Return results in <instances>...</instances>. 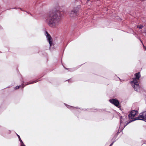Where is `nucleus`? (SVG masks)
<instances>
[{"label": "nucleus", "mask_w": 146, "mask_h": 146, "mask_svg": "<svg viewBox=\"0 0 146 146\" xmlns=\"http://www.w3.org/2000/svg\"><path fill=\"white\" fill-rule=\"evenodd\" d=\"M137 28H139V29H142L143 27V26L142 25H137Z\"/></svg>", "instance_id": "obj_11"}, {"label": "nucleus", "mask_w": 146, "mask_h": 146, "mask_svg": "<svg viewBox=\"0 0 146 146\" xmlns=\"http://www.w3.org/2000/svg\"><path fill=\"white\" fill-rule=\"evenodd\" d=\"M38 81L37 80H35V81H33L32 83L28 84H32V83H35L36 82H37Z\"/></svg>", "instance_id": "obj_12"}, {"label": "nucleus", "mask_w": 146, "mask_h": 146, "mask_svg": "<svg viewBox=\"0 0 146 146\" xmlns=\"http://www.w3.org/2000/svg\"><path fill=\"white\" fill-rule=\"evenodd\" d=\"M140 40L141 42V43H143L142 42V41H141V40Z\"/></svg>", "instance_id": "obj_18"}, {"label": "nucleus", "mask_w": 146, "mask_h": 146, "mask_svg": "<svg viewBox=\"0 0 146 146\" xmlns=\"http://www.w3.org/2000/svg\"><path fill=\"white\" fill-rule=\"evenodd\" d=\"M23 84H22L21 85H20L19 86H17L15 88V89H19V88L22 87V88H23L24 86H23Z\"/></svg>", "instance_id": "obj_9"}, {"label": "nucleus", "mask_w": 146, "mask_h": 146, "mask_svg": "<svg viewBox=\"0 0 146 146\" xmlns=\"http://www.w3.org/2000/svg\"><path fill=\"white\" fill-rule=\"evenodd\" d=\"M138 113V111L137 110L132 111L128 115L129 119L133 118Z\"/></svg>", "instance_id": "obj_6"}, {"label": "nucleus", "mask_w": 146, "mask_h": 146, "mask_svg": "<svg viewBox=\"0 0 146 146\" xmlns=\"http://www.w3.org/2000/svg\"><path fill=\"white\" fill-rule=\"evenodd\" d=\"M67 106V108H74V107H73L72 106Z\"/></svg>", "instance_id": "obj_14"}, {"label": "nucleus", "mask_w": 146, "mask_h": 146, "mask_svg": "<svg viewBox=\"0 0 146 146\" xmlns=\"http://www.w3.org/2000/svg\"><path fill=\"white\" fill-rule=\"evenodd\" d=\"M16 8H13V9H16Z\"/></svg>", "instance_id": "obj_19"}, {"label": "nucleus", "mask_w": 146, "mask_h": 146, "mask_svg": "<svg viewBox=\"0 0 146 146\" xmlns=\"http://www.w3.org/2000/svg\"><path fill=\"white\" fill-rule=\"evenodd\" d=\"M21 146H26L24 144H23V145H21Z\"/></svg>", "instance_id": "obj_17"}, {"label": "nucleus", "mask_w": 146, "mask_h": 146, "mask_svg": "<svg viewBox=\"0 0 146 146\" xmlns=\"http://www.w3.org/2000/svg\"><path fill=\"white\" fill-rule=\"evenodd\" d=\"M130 122H128L126 124V125H125L124 126V127H122V130H123V129H124V127H125L126 126V125H127L129 123H130Z\"/></svg>", "instance_id": "obj_13"}, {"label": "nucleus", "mask_w": 146, "mask_h": 146, "mask_svg": "<svg viewBox=\"0 0 146 146\" xmlns=\"http://www.w3.org/2000/svg\"><path fill=\"white\" fill-rule=\"evenodd\" d=\"M113 142H112V143H111L110 144V146H111L113 145Z\"/></svg>", "instance_id": "obj_16"}, {"label": "nucleus", "mask_w": 146, "mask_h": 146, "mask_svg": "<svg viewBox=\"0 0 146 146\" xmlns=\"http://www.w3.org/2000/svg\"><path fill=\"white\" fill-rule=\"evenodd\" d=\"M17 136L18 137L19 139V141L21 142V144H24V143H23V142L22 141V140L21 139V138H20V136H19V135H18L17 134Z\"/></svg>", "instance_id": "obj_10"}, {"label": "nucleus", "mask_w": 146, "mask_h": 146, "mask_svg": "<svg viewBox=\"0 0 146 146\" xmlns=\"http://www.w3.org/2000/svg\"><path fill=\"white\" fill-rule=\"evenodd\" d=\"M80 8V5L74 7L70 13V16L72 17H74L77 16L78 14V11Z\"/></svg>", "instance_id": "obj_3"}, {"label": "nucleus", "mask_w": 146, "mask_h": 146, "mask_svg": "<svg viewBox=\"0 0 146 146\" xmlns=\"http://www.w3.org/2000/svg\"><path fill=\"white\" fill-rule=\"evenodd\" d=\"M135 75L136 78H133V81H131L130 83L134 90L135 91H138L139 90V86L138 83L137 81V79L139 80L140 77V72H138L136 73Z\"/></svg>", "instance_id": "obj_2"}, {"label": "nucleus", "mask_w": 146, "mask_h": 146, "mask_svg": "<svg viewBox=\"0 0 146 146\" xmlns=\"http://www.w3.org/2000/svg\"><path fill=\"white\" fill-rule=\"evenodd\" d=\"M143 47H144V48L145 49V50H146V47L143 44Z\"/></svg>", "instance_id": "obj_15"}, {"label": "nucleus", "mask_w": 146, "mask_h": 146, "mask_svg": "<svg viewBox=\"0 0 146 146\" xmlns=\"http://www.w3.org/2000/svg\"><path fill=\"white\" fill-rule=\"evenodd\" d=\"M48 25L52 28H57L60 23V13L59 11H50L45 17Z\"/></svg>", "instance_id": "obj_1"}, {"label": "nucleus", "mask_w": 146, "mask_h": 146, "mask_svg": "<svg viewBox=\"0 0 146 146\" xmlns=\"http://www.w3.org/2000/svg\"><path fill=\"white\" fill-rule=\"evenodd\" d=\"M137 120H142L146 122V111L141 113L138 117L135 118L132 121Z\"/></svg>", "instance_id": "obj_4"}, {"label": "nucleus", "mask_w": 146, "mask_h": 146, "mask_svg": "<svg viewBox=\"0 0 146 146\" xmlns=\"http://www.w3.org/2000/svg\"><path fill=\"white\" fill-rule=\"evenodd\" d=\"M45 36H46L47 40L48 42L49 43L50 46V47L52 45V39L51 38L50 35L46 31H45Z\"/></svg>", "instance_id": "obj_5"}, {"label": "nucleus", "mask_w": 146, "mask_h": 146, "mask_svg": "<svg viewBox=\"0 0 146 146\" xmlns=\"http://www.w3.org/2000/svg\"><path fill=\"white\" fill-rule=\"evenodd\" d=\"M109 101L117 107H118L119 105V102L116 99H110L109 100Z\"/></svg>", "instance_id": "obj_7"}, {"label": "nucleus", "mask_w": 146, "mask_h": 146, "mask_svg": "<svg viewBox=\"0 0 146 146\" xmlns=\"http://www.w3.org/2000/svg\"><path fill=\"white\" fill-rule=\"evenodd\" d=\"M124 121V119L121 116L120 118V128H121V126Z\"/></svg>", "instance_id": "obj_8"}]
</instances>
